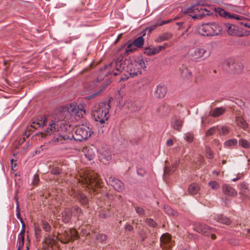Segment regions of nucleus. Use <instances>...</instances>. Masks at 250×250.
<instances>
[{"instance_id":"nucleus-11","label":"nucleus","mask_w":250,"mask_h":250,"mask_svg":"<svg viewBox=\"0 0 250 250\" xmlns=\"http://www.w3.org/2000/svg\"><path fill=\"white\" fill-rule=\"evenodd\" d=\"M107 182L118 192H121L125 188L124 184L121 180L114 177H110Z\"/></svg>"},{"instance_id":"nucleus-50","label":"nucleus","mask_w":250,"mask_h":250,"mask_svg":"<svg viewBox=\"0 0 250 250\" xmlns=\"http://www.w3.org/2000/svg\"><path fill=\"white\" fill-rule=\"evenodd\" d=\"M17 204H18V202L17 201ZM17 217L20 220V221H21V223L22 224V228H25V225L24 223L23 220H22V219L21 217V214H20V210H19V205H18V204H17Z\"/></svg>"},{"instance_id":"nucleus-55","label":"nucleus","mask_w":250,"mask_h":250,"mask_svg":"<svg viewBox=\"0 0 250 250\" xmlns=\"http://www.w3.org/2000/svg\"><path fill=\"white\" fill-rule=\"evenodd\" d=\"M11 170L12 171L14 175L15 176H16V173H15L16 170L14 169V168L16 167V163H15L14 159H12L11 160Z\"/></svg>"},{"instance_id":"nucleus-63","label":"nucleus","mask_w":250,"mask_h":250,"mask_svg":"<svg viewBox=\"0 0 250 250\" xmlns=\"http://www.w3.org/2000/svg\"><path fill=\"white\" fill-rule=\"evenodd\" d=\"M81 234L82 235H85L86 236L91 237V233L89 232H87L85 229H82L81 231Z\"/></svg>"},{"instance_id":"nucleus-3","label":"nucleus","mask_w":250,"mask_h":250,"mask_svg":"<svg viewBox=\"0 0 250 250\" xmlns=\"http://www.w3.org/2000/svg\"><path fill=\"white\" fill-rule=\"evenodd\" d=\"M49 127H48L43 131L40 132V133L42 138H47L48 136L51 137L49 141L50 143H56L59 142L60 140H62V139H63L64 140H71L72 138L74 139V135L71 132L69 133L68 134L60 135L58 132L59 121H57L56 118L54 120L52 121L51 123H49Z\"/></svg>"},{"instance_id":"nucleus-48","label":"nucleus","mask_w":250,"mask_h":250,"mask_svg":"<svg viewBox=\"0 0 250 250\" xmlns=\"http://www.w3.org/2000/svg\"><path fill=\"white\" fill-rule=\"evenodd\" d=\"M146 222L151 227L155 228L157 226V223L151 218L146 219Z\"/></svg>"},{"instance_id":"nucleus-18","label":"nucleus","mask_w":250,"mask_h":250,"mask_svg":"<svg viewBox=\"0 0 250 250\" xmlns=\"http://www.w3.org/2000/svg\"><path fill=\"white\" fill-rule=\"evenodd\" d=\"M167 92V89L165 85L159 84L157 86L155 92L156 97L158 98H162L165 97Z\"/></svg>"},{"instance_id":"nucleus-15","label":"nucleus","mask_w":250,"mask_h":250,"mask_svg":"<svg viewBox=\"0 0 250 250\" xmlns=\"http://www.w3.org/2000/svg\"><path fill=\"white\" fill-rule=\"evenodd\" d=\"M222 191L225 195L229 196L234 197L237 194L235 189L227 184H224L223 185Z\"/></svg>"},{"instance_id":"nucleus-21","label":"nucleus","mask_w":250,"mask_h":250,"mask_svg":"<svg viewBox=\"0 0 250 250\" xmlns=\"http://www.w3.org/2000/svg\"><path fill=\"white\" fill-rule=\"evenodd\" d=\"M97 151L95 147H88L85 153V156L89 161L92 160L96 156Z\"/></svg>"},{"instance_id":"nucleus-59","label":"nucleus","mask_w":250,"mask_h":250,"mask_svg":"<svg viewBox=\"0 0 250 250\" xmlns=\"http://www.w3.org/2000/svg\"><path fill=\"white\" fill-rule=\"evenodd\" d=\"M36 121L39 123L43 122L42 121H44V125L47 124V118L45 116L43 117H41L40 118H37Z\"/></svg>"},{"instance_id":"nucleus-44","label":"nucleus","mask_w":250,"mask_h":250,"mask_svg":"<svg viewBox=\"0 0 250 250\" xmlns=\"http://www.w3.org/2000/svg\"><path fill=\"white\" fill-rule=\"evenodd\" d=\"M206 153L207 157L208 159H211L213 158V152L211 150V148L209 146H206Z\"/></svg>"},{"instance_id":"nucleus-23","label":"nucleus","mask_w":250,"mask_h":250,"mask_svg":"<svg viewBox=\"0 0 250 250\" xmlns=\"http://www.w3.org/2000/svg\"><path fill=\"white\" fill-rule=\"evenodd\" d=\"M43 122L39 123L36 120L32 122V124L30 126H29L27 129V131L28 132H33L35 129L38 128V127H42L44 126V121H42Z\"/></svg>"},{"instance_id":"nucleus-26","label":"nucleus","mask_w":250,"mask_h":250,"mask_svg":"<svg viewBox=\"0 0 250 250\" xmlns=\"http://www.w3.org/2000/svg\"><path fill=\"white\" fill-rule=\"evenodd\" d=\"M215 219L218 222H219L222 224H224L229 225L230 224V220L227 217L224 216L223 214L217 215L215 216Z\"/></svg>"},{"instance_id":"nucleus-8","label":"nucleus","mask_w":250,"mask_h":250,"mask_svg":"<svg viewBox=\"0 0 250 250\" xmlns=\"http://www.w3.org/2000/svg\"><path fill=\"white\" fill-rule=\"evenodd\" d=\"M190 59L196 61L199 59L204 60L210 56V52L204 48H197L188 52Z\"/></svg>"},{"instance_id":"nucleus-7","label":"nucleus","mask_w":250,"mask_h":250,"mask_svg":"<svg viewBox=\"0 0 250 250\" xmlns=\"http://www.w3.org/2000/svg\"><path fill=\"white\" fill-rule=\"evenodd\" d=\"M80 236L74 229H70L69 231L65 230L61 234L58 239L62 243L66 244L75 240L78 239Z\"/></svg>"},{"instance_id":"nucleus-16","label":"nucleus","mask_w":250,"mask_h":250,"mask_svg":"<svg viewBox=\"0 0 250 250\" xmlns=\"http://www.w3.org/2000/svg\"><path fill=\"white\" fill-rule=\"evenodd\" d=\"M202 4H200V2L197 3L196 5H193L190 7L185 8L182 9L181 12L185 14H188L191 13L195 12V11L203 10V9L202 7ZM204 10L207 11L205 9H204Z\"/></svg>"},{"instance_id":"nucleus-40","label":"nucleus","mask_w":250,"mask_h":250,"mask_svg":"<svg viewBox=\"0 0 250 250\" xmlns=\"http://www.w3.org/2000/svg\"><path fill=\"white\" fill-rule=\"evenodd\" d=\"M239 145L245 148H248L250 147L249 142L244 139H241L239 140Z\"/></svg>"},{"instance_id":"nucleus-12","label":"nucleus","mask_w":250,"mask_h":250,"mask_svg":"<svg viewBox=\"0 0 250 250\" xmlns=\"http://www.w3.org/2000/svg\"><path fill=\"white\" fill-rule=\"evenodd\" d=\"M215 11L217 13H218L220 16L222 17H224L226 19H235L237 20H241L243 19L248 20V18H245L241 16L236 15L235 14L231 15L229 12L225 11V10L221 8H216Z\"/></svg>"},{"instance_id":"nucleus-5","label":"nucleus","mask_w":250,"mask_h":250,"mask_svg":"<svg viewBox=\"0 0 250 250\" xmlns=\"http://www.w3.org/2000/svg\"><path fill=\"white\" fill-rule=\"evenodd\" d=\"M222 29L219 24L216 22H208L198 26L196 32L201 36L210 37L218 35Z\"/></svg>"},{"instance_id":"nucleus-25","label":"nucleus","mask_w":250,"mask_h":250,"mask_svg":"<svg viewBox=\"0 0 250 250\" xmlns=\"http://www.w3.org/2000/svg\"><path fill=\"white\" fill-rule=\"evenodd\" d=\"M225 26L226 27L227 31L229 34L230 35H235L237 34V30L236 27L232 24L229 23H225Z\"/></svg>"},{"instance_id":"nucleus-57","label":"nucleus","mask_w":250,"mask_h":250,"mask_svg":"<svg viewBox=\"0 0 250 250\" xmlns=\"http://www.w3.org/2000/svg\"><path fill=\"white\" fill-rule=\"evenodd\" d=\"M185 139L188 142H192L193 140V135L190 134H186Z\"/></svg>"},{"instance_id":"nucleus-42","label":"nucleus","mask_w":250,"mask_h":250,"mask_svg":"<svg viewBox=\"0 0 250 250\" xmlns=\"http://www.w3.org/2000/svg\"><path fill=\"white\" fill-rule=\"evenodd\" d=\"M250 193V190H245L244 191H240L239 194L241 196V199L243 200L249 199Z\"/></svg>"},{"instance_id":"nucleus-37","label":"nucleus","mask_w":250,"mask_h":250,"mask_svg":"<svg viewBox=\"0 0 250 250\" xmlns=\"http://www.w3.org/2000/svg\"><path fill=\"white\" fill-rule=\"evenodd\" d=\"M164 209L165 210V212L173 216H177L178 215V213L177 211L174 210L172 208L168 206H165L164 207Z\"/></svg>"},{"instance_id":"nucleus-14","label":"nucleus","mask_w":250,"mask_h":250,"mask_svg":"<svg viewBox=\"0 0 250 250\" xmlns=\"http://www.w3.org/2000/svg\"><path fill=\"white\" fill-rule=\"evenodd\" d=\"M74 198L83 206H86L88 204V198L84 193L80 191H78L75 193Z\"/></svg>"},{"instance_id":"nucleus-47","label":"nucleus","mask_w":250,"mask_h":250,"mask_svg":"<svg viewBox=\"0 0 250 250\" xmlns=\"http://www.w3.org/2000/svg\"><path fill=\"white\" fill-rule=\"evenodd\" d=\"M237 143V140L236 139H230L226 141L225 144L226 146H231L236 145Z\"/></svg>"},{"instance_id":"nucleus-6","label":"nucleus","mask_w":250,"mask_h":250,"mask_svg":"<svg viewBox=\"0 0 250 250\" xmlns=\"http://www.w3.org/2000/svg\"><path fill=\"white\" fill-rule=\"evenodd\" d=\"M74 135V140L76 141L82 142L86 140L91 135V129L85 125L77 127Z\"/></svg>"},{"instance_id":"nucleus-62","label":"nucleus","mask_w":250,"mask_h":250,"mask_svg":"<svg viewBox=\"0 0 250 250\" xmlns=\"http://www.w3.org/2000/svg\"><path fill=\"white\" fill-rule=\"evenodd\" d=\"M99 216L102 218H106L108 215L104 210H101L99 213Z\"/></svg>"},{"instance_id":"nucleus-32","label":"nucleus","mask_w":250,"mask_h":250,"mask_svg":"<svg viewBox=\"0 0 250 250\" xmlns=\"http://www.w3.org/2000/svg\"><path fill=\"white\" fill-rule=\"evenodd\" d=\"M71 209L72 213L74 214L75 216L78 218L80 217L82 213V211L81 208L77 206H73L72 207Z\"/></svg>"},{"instance_id":"nucleus-41","label":"nucleus","mask_w":250,"mask_h":250,"mask_svg":"<svg viewBox=\"0 0 250 250\" xmlns=\"http://www.w3.org/2000/svg\"><path fill=\"white\" fill-rule=\"evenodd\" d=\"M34 230H35V235L36 236V240H37V241L39 242L41 240L40 238L41 237L42 230L40 228L35 226V228H34Z\"/></svg>"},{"instance_id":"nucleus-35","label":"nucleus","mask_w":250,"mask_h":250,"mask_svg":"<svg viewBox=\"0 0 250 250\" xmlns=\"http://www.w3.org/2000/svg\"><path fill=\"white\" fill-rule=\"evenodd\" d=\"M161 242L167 244L170 242L171 236L168 233L163 234L160 238Z\"/></svg>"},{"instance_id":"nucleus-34","label":"nucleus","mask_w":250,"mask_h":250,"mask_svg":"<svg viewBox=\"0 0 250 250\" xmlns=\"http://www.w3.org/2000/svg\"><path fill=\"white\" fill-rule=\"evenodd\" d=\"M136 47L133 44V43H131L127 45L125 51L124 53V55L126 56L128 55L130 53L133 52V51L136 50Z\"/></svg>"},{"instance_id":"nucleus-51","label":"nucleus","mask_w":250,"mask_h":250,"mask_svg":"<svg viewBox=\"0 0 250 250\" xmlns=\"http://www.w3.org/2000/svg\"><path fill=\"white\" fill-rule=\"evenodd\" d=\"M50 172L52 174L58 175L62 172V169L59 167H53L51 169Z\"/></svg>"},{"instance_id":"nucleus-43","label":"nucleus","mask_w":250,"mask_h":250,"mask_svg":"<svg viewBox=\"0 0 250 250\" xmlns=\"http://www.w3.org/2000/svg\"><path fill=\"white\" fill-rule=\"evenodd\" d=\"M71 219V215L68 212L65 211L62 214V220L65 223H68Z\"/></svg>"},{"instance_id":"nucleus-19","label":"nucleus","mask_w":250,"mask_h":250,"mask_svg":"<svg viewBox=\"0 0 250 250\" xmlns=\"http://www.w3.org/2000/svg\"><path fill=\"white\" fill-rule=\"evenodd\" d=\"M179 71L183 79H188L191 76V72L186 65H183L179 68Z\"/></svg>"},{"instance_id":"nucleus-9","label":"nucleus","mask_w":250,"mask_h":250,"mask_svg":"<svg viewBox=\"0 0 250 250\" xmlns=\"http://www.w3.org/2000/svg\"><path fill=\"white\" fill-rule=\"evenodd\" d=\"M76 106L72 104H70L68 106H64L62 107L57 114V121H62L65 118L70 114L76 112Z\"/></svg>"},{"instance_id":"nucleus-60","label":"nucleus","mask_w":250,"mask_h":250,"mask_svg":"<svg viewBox=\"0 0 250 250\" xmlns=\"http://www.w3.org/2000/svg\"><path fill=\"white\" fill-rule=\"evenodd\" d=\"M148 31V35H149L153 30L150 28V26L146 27L145 30L143 31V36H144L146 34V31Z\"/></svg>"},{"instance_id":"nucleus-20","label":"nucleus","mask_w":250,"mask_h":250,"mask_svg":"<svg viewBox=\"0 0 250 250\" xmlns=\"http://www.w3.org/2000/svg\"><path fill=\"white\" fill-rule=\"evenodd\" d=\"M196 229L197 232L205 235H208L210 233L209 227L205 224H199L197 226Z\"/></svg>"},{"instance_id":"nucleus-36","label":"nucleus","mask_w":250,"mask_h":250,"mask_svg":"<svg viewBox=\"0 0 250 250\" xmlns=\"http://www.w3.org/2000/svg\"><path fill=\"white\" fill-rule=\"evenodd\" d=\"M172 36V34L170 33H165L163 35L160 36L157 39V41H166L170 39Z\"/></svg>"},{"instance_id":"nucleus-10","label":"nucleus","mask_w":250,"mask_h":250,"mask_svg":"<svg viewBox=\"0 0 250 250\" xmlns=\"http://www.w3.org/2000/svg\"><path fill=\"white\" fill-rule=\"evenodd\" d=\"M226 65L233 73L239 74L243 69V65L242 62L234 61L232 60H228L226 62Z\"/></svg>"},{"instance_id":"nucleus-61","label":"nucleus","mask_w":250,"mask_h":250,"mask_svg":"<svg viewBox=\"0 0 250 250\" xmlns=\"http://www.w3.org/2000/svg\"><path fill=\"white\" fill-rule=\"evenodd\" d=\"M102 89H101V90H100L98 92L94 93L92 95L87 96V99H90L91 98L95 97L96 96H97V95H98L100 94V93L102 91Z\"/></svg>"},{"instance_id":"nucleus-27","label":"nucleus","mask_w":250,"mask_h":250,"mask_svg":"<svg viewBox=\"0 0 250 250\" xmlns=\"http://www.w3.org/2000/svg\"><path fill=\"white\" fill-rule=\"evenodd\" d=\"M200 190V187L197 184L193 183L189 185L188 191L191 195H194L198 193Z\"/></svg>"},{"instance_id":"nucleus-1","label":"nucleus","mask_w":250,"mask_h":250,"mask_svg":"<svg viewBox=\"0 0 250 250\" xmlns=\"http://www.w3.org/2000/svg\"><path fill=\"white\" fill-rule=\"evenodd\" d=\"M113 68L117 72L110 71L109 74H113L114 76L118 75L119 73L125 72L124 76H122L120 81H125L130 77H134L142 74V70L146 71V66L145 65V61L143 59L138 61H132L125 58L122 54L120 55L116 59L114 60L108 65L105 66V68Z\"/></svg>"},{"instance_id":"nucleus-13","label":"nucleus","mask_w":250,"mask_h":250,"mask_svg":"<svg viewBox=\"0 0 250 250\" xmlns=\"http://www.w3.org/2000/svg\"><path fill=\"white\" fill-rule=\"evenodd\" d=\"M44 250H54V246L57 244V242L50 236L46 237L44 240Z\"/></svg>"},{"instance_id":"nucleus-22","label":"nucleus","mask_w":250,"mask_h":250,"mask_svg":"<svg viewBox=\"0 0 250 250\" xmlns=\"http://www.w3.org/2000/svg\"><path fill=\"white\" fill-rule=\"evenodd\" d=\"M171 124L174 129L180 131L182 127L183 121L177 117H174L171 120Z\"/></svg>"},{"instance_id":"nucleus-45","label":"nucleus","mask_w":250,"mask_h":250,"mask_svg":"<svg viewBox=\"0 0 250 250\" xmlns=\"http://www.w3.org/2000/svg\"><path fill=\"white\" fill-rule=\"evenodd\" d=\"M218 130H219V128L217 126H213L211 127L206 131V135L207 136L212 135L216 132V131Z\"/></svg>"},{"instance_id":"nucleus-56","label":"nucleus","mask_w":250,"mask_h":250,"mask_svg":"<svg viewBox=\"0 0 250 250\" xmlns=\"http://www.w3.org/2000/svg\"><path fill=\"white\" fill-rule=\"evenodd\" d=\"M139 234L140 235V237L142 238V239H141L142 242L144 241L147 238L146 233L145 231L141 230L139 232Z\"/></svg>"},{"instance_id":"nucleus-54","label":"nucleus","mask_w":250,"mask_h":250,"mask_svg":"<svg viewBox=\"0 0 250 250\" xmlns=\"http://www.w3.org/2000/svg\"><path fill=\"white\" fill-rule=\"evenodd\" d=\"M39 181H40V179H39V175L38 174H36L34 175V179L32 181V184L34 186H36L38 184Z\"/></svg>"},{"instance_id":"nucleus-24","label":"nucleus","mask_w":250,"mask_h":250,"mask_svg":"<svg viewBox=\"0 0 250 250\" xmlns=\"http://www.w3.org/2000/svg\"><path fill=\"white\" fill-rule=\"evenodd\" d=\"M225 111V108L222 107H216L212 111H210L209 115L212 117H217L224 114Z\"/></svg>"},{"instance_id":"nucleus-4","label":"nucleus","mask_w":250,"mask_h":250,"mask_svg":"<svg viewBox=\"0 0 250 250\" xmlns=\"http://www.w3.org/2000/svg\"><path fill=\"white\" fill-rule=\"evenodd\" d=\"M111 101H113L112 98H110L107 102L100 103L98 106L92 111V114L96 121L99 122L102 124L107 120L109 118L108 113Z\"/></svg>"},{"instance_id":"nucleus-58","label":"nucleus","mask_w":250,"mask_h":250,"mask_svg":"<svg viewBox=\"0 0 250 250\" xmlns=\"http://www.w3.org/2000/svg\"><path fill=\"white\" fill-rule=\"evenodd\" d=\"M137 174L141 176H144L146 174V171L142 168H138Z\"/></svg>"},{"instance_id":"nucleus-53","label":"nucleus","mask_w":250,"mask_h":250,"mask_svg":"<svg viewBox=\"0 0 250 250\" xmlns=\"http://www.w3.org/2000/svg\"><path fill=\"white\" fill-rule=\"evenodd\" d=\"M135 210L137 213L141 215H145V210L142 208L137 207L135 208Z\"/></svg>"},{"instance_id":"nucleus-39","label":"nucleus","mask_w":250,"mask_h":250,"mask_svg":"<svg viewBox=\"0 0 250 250\" xmlns=\"http://www.w3.org/2000/svg\"><path fill=\"white\" fill-rule=\"evenodd\" d=\"M41 225L42 229L46 232H49L51 230V226L49 223L45 221L42 220L41 222Z\"/></svg>"},{"instance_id":"nucleus-46","label":"nucleus","mask_w":250,"mask_h":250,"mask_svg":"<svg viewBox=\"0 0 250 250\" xmlns=\"http://www.w3.org/2000/svg\"><path fill=\"white\" fill-rule=\"evenodd\" d=\"M208 186L213 190H217L220 188L219 184L215 181L209 182Z\"/></svg>"},{"instance_id":"nucleus-64","label":"nucleus","mask_w":250,"mask_h":250,"mask_svg":"<svg viewBox=\"0 0 250 250\" xmlns=\"http://www.w3.org/2000/svg\"><path fill=\"white\" fill-rule=\"evenodd\" d=\"M179 160H175V161L172 164V168L176 170V168L178 167L179 164Z\"/></svg>"},{"instance_id":"nucleus-38","label":"nucleus","mask_w":250,"mask_h":250,"mask_svg":"<svg viewBox=\"0 0 250 250\" xmlns=\"http://www.w3.org/2000/svg\"><path fill=\"white\" fill-rule=\"evenodd\" d=\"M175 171V169L172 168H171L170 167L166 166L164 167V177L165 178L167 176L173 173Z\"/></svg>"},{"instance_id":"nucleus-30","label":"nucleus","mask_w":250,"mask_h":250,"mask_svg":"<svg viewBox=\"0 0 250 250\" xmlns=\"http://www.w3.org/2000/svg\"><path fill=\"white\" fill-rule=\"evenodd\" d=\"M144 53L148 56H151L158 53L155 47H146L144 49Z\"/></svg>"},{"instance_id":"nucleus-28","label":"nucleus","mask_w":250,"mask_h":250,"mask_svg":"<svg viewBox=\"0 0 250 250\" xmlns=\"http://www.w3.org/2000/svg\"><path fill=\"white\" fill-rule=\"evenodd\" d=\"M133 44L137 48H141L144 44V39L142 36L139 37L132 42Z\"/></svg>"},{"instance_id":"nucleus-29","label":"nucleus","mask_w":250,"mask_h":250,"mask_svg":"<svg viewBox=\"0 0 250 250\" xmlns=\"http://www.w3.org/2000/svg\"><path fill=\"white\" fill-rule=\"evenodd\" d=\"M24 230L22 229V230L21 231L20 234L19 235V247L18 250H21L22 247L23 246L24 244Z\"/></svg>"},{"instance_id":"nucleus-49","label":"nucleus","mask_w":250,"mask_h":250,"mask_svg":"<svg viewBox=\"0 0 250 250\" xmlns=\"http://www.w3.org/2000/svg\"><path fill=\"white\" fill-rule=\"evenodd\" d=\"M221 131H220V132L219 133V135H226L229 132V127H228L227 126H222L221 127Z\"/></svg>"},{"instance_id":"nucleus-33","label":"nucleus","mask_w":250,"mask_h":250,"mask_svg":"<svg viewBox=\"0 0 250 250\" xmlns=\"http://www.w3.org/2000/svg\"><path fill=\"white\" fill-rule=\"evenodd\" d=\"M107 236L103 233H98L96 235V240L97 243H103L106 241Z\"/></svg>"},{"instance_id":"nucleus-31","label":"nucleus","mask_w":250,"mask_h":250,"mask_svg":"<svg viewBox=\"0 0 250 250\" xmlns=\"http://www.w3.org/2000/svg\"><path fill=\"white\" fill-rule=\"evenodd\" d=\"M236 122L237 125L242 128L245 129L247 127L248 125L245 120L241 117H238L236 118Z\"/></svg>"},{"instance_id":"nucleus-2","label":"nucleus","mask_w":250,"mask_h":250,"mask_svg":"<svg viewBox=\"0 0 250 250\" xmlns=\"http://www.w3.org/2000/svg\"><path fill=\"white\" fill-rule=\"evenodd\" d=\"M79 183L85 186L86 189L89 193H98L103 187V183L97 173L94 171H85L80 174L78 179Z\"/></svg>"},{"instance_id":"nucleus-17","label":"nucleus","mask_w":250,"mask_h":250,"mask_svg":"<svg viewBox=\"0 0 250 250\" xmlns=\"http://www.w3.org/2000/svg\"><path fill=\"white\" fill-rule=\"evenodd\" d=\"M100 158L103 162L109 161L111 159L112 152L107 148H103L100 151Z\"/></svg>"},{"instance_id":"nucleus-52","label":"nucleus","mask_w":250,"mask_h":250,"mask_svg":"<svg viewBox=\"0 0 250 250\" xmlns=\"http://www.w3.org/2000/svg\"><path fill=\"white\" fill-rule=\"evenodd\" d=\"M240 190L241 191H244L245 190H250L248 185L244 182L240 184Z\"/></svg>"}]
</instances>
